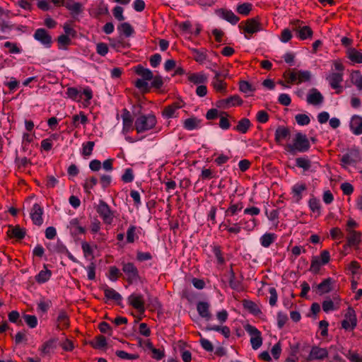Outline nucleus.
Wrapping results in <instances>:
<instances>
[{"mask_svg": "<svg viewBox=\"0 0 362 362\" xmlns=\"http://www.w3.org/2000/svg\"><path fill=\"white\" fill-rule=\"evenodd\" d=\"M310 148V141L305 134L298 132L296 134L292 144H286L284 149L291 155H296V153H305Z\"/></svg>", "mask_w": 362, "mask_h": 362, "instance_id": "f257e3e1", "label": "nucleus"}, {"mask_svg": "<svg viewBox=\"0 0 362 362\" xmlns=\"http://www.w3.org/2000/svg\"><path fill=\"white\" fill-rule=\"evenodd\" d=\"M135 72L140 76L141 78H138L135 81V86L143 93H148L150 90V86L148 81L153 78V72L142 65L139 64L135 67Z\"/></svg>", "mask_w": 362, "mask_h": 362, "instance_id": "f03ea898", "label": "nucleus"}, {"mask_svg": "<svg viewBox=\"0 0 362 362\" xmlns=\"http://www.w3.org/2000/svg\"><path fill=\"white\" fill-rule=\"evenodd\" d=\"M156 123V117L153 114H141L135 120L134 129L138 134L144 133L153 129Z\"/></svg>", "mask_w": 362, "mask_h": 362, "instance_id": "7ed1b4c3", "label": "nucleus"}, {"mask_svg": "<svg viewBox=\"0 0 362 362\" xmlns=\"http://www.w3.org/2000/svg\"><path fill=\"white\" fill-rule=\"evenodd\" d=\"M238 28L243 31L247 40H250L253 34L262 30L261 23L254 18L242 21L238 25Z\"/></svg>", "mask_w": 362, "mask_h": 362, "instance_id": "20e7f679", "label": "nucleus"}, {"mask_svg": "<svg viewBox=\"0 0 362 362\" xmlns=\"http://www.w3.org/2000/svg\"><path fill=\"white\" fill-rule=\"evenodd\" d=\"M245 329L250 336V344L254 350L258 349L262 344V338L261 332L255 326L247 324L245 326Z\"/></svg>", "mask_w": 362, "mask_h": 362, "instance_id": "39448f33", "label": "nucleus"}, {"mask_svg": "<svg viewBox=\"0 0 362 362\" xmlns=\"http://www.w3.org/2000/svg\"><path fill=\"white\" fill-rule=\"evenodd\" d=\"M96 211L103 218L106 224H111L113 221V211L109 205L103 200H99V204L96 207Z\"/></svg>", "mask_w": 362, "mask_h": 362, "instance_id": "423d86ee", "label": "nucleus"}, {"mask_svg": "<svg viewBox=\"0 0 362 362\" xmlns=\"http://www.w3.org/2000/svg\"><path fill=\"white\" fill-rule=\"evenodd\" d=\"M357 325V318L354 310L349 307L341 321V327L345 330H354Z\"/></svg>", "mask_w": 362, "mask_h": 362, "instance_id": "0eeeda50", "label": "nucleus"}, {"mask_svg": "<svg viewBox=\"0 0 362 362\" xmlns=\"http://www.w3.org/2000/svg\"><path fill=\"white\" fill-rule=\"evenodd\" d=\"M33 38L45 48H50L52 45V36L45 28H37L33 34Z\"/></svg>", "mask_w": 362, "mask_h": 362, "instance_id": "6e6552de", "label": "nucleus"}, {"mask_svg": "<svg viewBox=\"0 0 362 362\" xmlns=\"http://www.w3.org/2000/svg\"><path fill=\"white\" fill-rule=\"evenodd\" d=\"M122 265V270L127 276V281L129 284H132L139 279V270L133 263L123 262Z\"/></svg>", "mask_w": 362, "mask_h": 362, "instance_id": "1a4fd4ad", "label": "nucleus"}, {"mask_svg": "<svg viewBox=\"0 0 362 362\" xmlns=\"http://www.w3.org/2000/svg\"><path fill=\"white\" fill-rule=\"evenodd\" d=\"M293 30L296 33L297 37L301 40L311 38L313 34L310 27L308 25L301 26L300 25V21H297L296 23L294 25Z\"/></svg>", "mask_w": 362, "mask_h": 362, "instance_id": "9d476101", "label": "nucleus"}, {"mask_svg": "<svg viewBox=\"0 0 362 362\" xmlns=\"http://www.w3.org/2000/svg\"><path fill=\"white\" fill-rule=\"evenodd\" d=\"M128 302L133 308L136 309L139 313H144V299L141 294L132 293L128 297Z\"/></svg>", "mask_w": 362, "mask_h": 362, "instance_id": "9b49d317", "label": "nucleus"}, {"mask_svg": "<svg viewBox=\"0 0 362 362\" xmlns=\"http://www.w3.org/2000/svg\"><path fill=\"white\" fill-rule=\"evenodd\" d=\"M216 14L221 18L228 21L233 25H236L240 21V18L236 16L231 10L219 8L216 11Z\"/></svg>", "mask_w": 362, "mask_h": 362, "instance_id": "f8f14e48", "label": "nucleus"}, {"mask_svg": "<svg viewBox=\"0 0 362 362\" xmlns=\"http://www.w3.org/2000/svg\"><path fill=\"white\" fill-rule=\"evenodd\" d=\"M122 119L123 126L122 132L123 134H127L134 129L133 117L130 112L126 108L122 110Z\"/></svg>", "mask_w": 362, "mask_h": 362, "instance_id": "ddd939ff", "label": "nucleus"}, {"mask_svg": "<svg viewBox=\"0 0 362 362\" xmlns=\"http://www.w3.org/2000/svg\"><path fill=\"white\" fill-rule=\"evenodd\" d=\"M359 160V153L357 150H351L344 154L341 158V163L343 166L356 165Z\"/></svg>", "mask_w": 362, "mask_h": 362, "instance_id": "4468645a", "label": "nucleus"}, {"mask_svg": "<svg viewBox=\"0 0 362 362\" xmlns=\"http://www.w3.org/2000/svg\"><path fill=\"white\" fill-rule=\"evenodd\" d=\"M334 283L333 279L328 277L324 279L320 284L313 285V290H317L319 295L327 293L332 290V284Z\"/></svg>", "mask_w": 362, "mask_h": 362, "instance_id": "2eb2a0df", "label": "nucleus"}, {"mask_svg": "<svg viewBox=\"0 0 362 362\" xmlns=\"http://www.w3.org/2000/svg\"><path fill=\"white\" fill-rule=\"evenodd\" d=\"M43 212V208L39 204L35 203L33 204L30 212V218L35 225L41 226L42 224Z\"/></svg>", "mask_w": 362, "mask_h": 362, "instance_id": "dca6fc26", "label": "nucleus"}, {"mask_svg": "<svg viewBox=\"0 0 362 362\" xmlns=\"http://www.w3.org/2000/svg\"><path fill=\"white\" fill-rule=\"evenodd\" d=\"M324 101V97L322 93L315 88L309 90L307 95V103L312 105H319Z\"/></svg>", "mask_w": 362, "mask_h": 362, "instance_id": "f3484780", "label": "nucleus"}, {"mask_svg": "<svg viewBox=\"0 0 362 362\" xmlns=\"http://www.w3.org/2000/svg\"><path fill=\"white\" fill-rule=\"evenodd\" d=\"M101 289L103 291L105 296L107 300H112L118 305H120L122 300V296L118 292L112 288L109 287L107 285H103Z\"/></svg>", "mask_w": 362, "mask_h": 362, "instance_id": "a211bd4d", "label": "nucleus"}, {"mask_svg": "<svg viewBox=\"0 0 362 362\" xmlns=\"http://www.w3.org/2000/svg\"><path fill=\"white\" fill-rule=\"evenodd\" d=\"M182 107L180 102H175L166 106L163 110V116L165 118H174L178 117V110Z\"/></svg>", "mask_w": 362, "mask_h": 362, "instance_id": "6ab92c4d", "label": "nucleus"}, {"mask_svg": "<svg viewBox=\"0 0 362 362\" xmlns=\"http://www.w3.org/2000/svg\"><path fill=\"white\" fill-rule=\"evenodd\" d=\"M349 127L354 134H362V117L358 115H353L351 118Z\"/></svg>", "mask_w": 362, "mask_h": 362, "instance_id": "aec40b11", "label": "nucleus"}, {"mask_svg": "<svg viewBox=\"0 0 362 362\" xmlns=\"http://www.w3.org/2000/svg\"><path fill=\"white\" fill-rule=\"evenodd\" d=\"M327 356L328 351L325 348H320L317 346H313L310 351L309 359L324 360Z\"/></svg>", "mask_w": 362, "mask_h": 362, "instance_id": "412c9836", "label": "nucleus"}, {"mask_svg": "<svg viewBox=\"0 0 362 362\" xmlns=\"http://www.w3.org/2000/svg\"><path fill=\"white\" fill-rule=\"evenodd\" d=\"M346 231L347 246L358 247L361 242V233L350 228H346Z\"/></svg>", "mask_w": 362, "mask_h": 362, "instance_id": "4be33fe9", "label": "nucleus"}, {"mask_svg": "<svg viewBox=\"0 0 362 362\" xmlns=\"http://www.w3.org/2000/svg\"><path fill=\"white\" fill-rule=\"evenodd\" d=\"M209 307V303L205 301H199L197 304V310L199 315L206 321L210 320L211 318Z\"/></svg>", "mask_w": 362, "mask_h": 362, "instance_id": "5701e85b", "label": "nucleus"}, {"mask_svg": "<svg viewBox=\"0 0 362 362\" xmlns=\"http://www.w3.org/2000/svg\"><path fill=\"white\" fill-rule=\"evenodd\" d=\"M211 71L215 74L212 82L214 89L220 93L225 92L226 90V83L220 78V72L215 69H211Z\"/></svg>", "mask_w": 362, "mask_h": 362, "instance_id": "b1692460", "label": "nucleus"}, {"mask_svg": "<svg viewBox=\"0 0 362 362\" xmlns=\"http://www.w3.org/2000/svg\"><path fill=\"white\" fill-rule=\"evenodd\" d=\"M47 247L51 252H55L62 255H64L67 250L66 246L59 239H58L55 243H48L47 245Z\"/></svg>", "mask_w": 362, "mask_h": 362, "instance_id": "393cba45", "label": "nucleus"}, {"mask_svg": "<svg viewBox=\"0 0 362 362\" xmlns=\"http://www.w3.org/2000/svg\"><path fill=\"white\" fill-rule=\"evenodd\" d=\"M327 80L332 88H339V85L341 84L343 81V73H332L327 77Z\"/></svg>", "mask_w": 362, "mask_h": 362, "instance_id": "a878e982", "label": "nucleus"}, {"mask_svg": "<svg viewBox=\"0 0 362 362\" xmlns=\"http://www.w3.org/2000/svg\"><path fill=\"white\" fill-rule=\"evenodd\" d=\"M117 29L120 36L124 35L125 37H129L134 33L133 27L127 22L120 23Z\"/></svg>", "mask_w": 362, "mask_h": 362, "instance_id": "bb28decb", "label": "nucleus"}, {"mask_svg": "<svg viewBox=\"0 0 362 362\" xmlns=\"http://www.w3.org/2000/svg\"><path fill=\"white\" fill-rule=\"evenodd\" d=\"M291 135L290 130L284 126H279L275 131V141L280 143L282 140L289 138Z\"/></svg>", "mask_w": 362, "mask_h": 362, "instance_id": "cd10ccee", "label": "nucleus"}, {"mask_svg": "<svg viewBox=\"0 0 362 362\" xmlns=\"http://www.w3.org/2000/svg\"><path fill=\"white\" fill-rule=\"evenodd\" d=\"M251 125L252 124L250 120L244 117L238 121L237 126L234 127L233 129L241 134H245L247 132Z\"/></svg>", "mask_w": 362, "mask_h": 362, "instance_id": "c85d7f7f", "label": "nucleus"}, {"mask_svg": "<svg viewBox=\"0 0 362 362\" xmlns=\"http://www.w3.org/2000/svg\"><path fill=\"white\" fill-rule=\"evenodd\" d=\"M201 120L197 117H192L186 119L183 122V127L188 130L192 131L200 127Z\"/></svg>", "mask_w": 362, "mask_h": 362, "instance_id": "c756f323", "label": "nucleus"}, {"mask_svg": "<svg viewBox=\"0 0 362 362\" xmlns=\"http://www.w3.org/2000/svg\"><path fill=\"white\" fill-rule=\"evenodd\" d=\"M47 264H44V269L41 270L35 276V280L38 284H44L48 281L52 276V272L48 269Z\"/></svg>", "mask_w": 362, "mask_h": 362, "instance_id": "7c9ffc66", "label": "nucleus"}, {"mask_svg": "<svg viewBox=\"0 0 362 362\" xmlns=\"http://www.w3.org/2000/svg\"><path fill=\"white\" fill-rule=\"evenodd\" d=\"M277 238V235L272 233H266L259 238L260 244L264 247H269Z\"/></svg>", "mask_w": 362, "mask_h": 362, "instance_id": "2f4dec72", "label": "nucleus"}, {"mask_svg": "<svg viewBox=\"0 0 362 362\" xmlns=\"http://www.w3.org/2000/svg\"><path fill=\"white\" fill-rule=\"evenodd\" d=\"M346 56L353 63H362V52L355 48H349Z\"/></svg>", "mask_w": 362, "mask_h": 362, "instance_id": "473e14b6", "label": "nucleus"}, {"mask_svg": "<svg viewBox=\"0 0 362 362\" xmlns=\"http://www.w3.org/2000/svg\"><path fill=\"white\" fill-rule=\"evenodd\" d=\"M10 229L8 230V234L16 238L18 240H22L25 236V229L21 228L18 226L15 227L9 226Z\"/></svg>", "mask_w": 362, "mask_h": 362, "instance_id": "72a5a7b5", "label": "nucleus"}, {"mask_svg": "<svg viewBox=\"0 0 362 362\" xmlns=\"http://www.w3.org/2000/svg\"><path fill=\"white\" fill-rule=\"evenodd\" d=\"M306 189L307 187L305 184L296 183L292 187V194L296 202H298L302 199V193L306 190Z\"/></svg>", "mask_w": 362, "mask_h": 362, "instance_id": "f704fd0d", "label": "nucleus"}, {"mask_svg": "<svg viewBox=\"0 0 362 362\" xmlns=\"http://www.w3.org/2000/svg\"><path fill=\"white\" fill-rule=\"evenodd\" d=\"M57 321L58 322L57 327L59 329L67 328L69 326V317L64 310L59 312Z\"/></svg>", "mask_w": 362, "mask_h": 362, "instance_id": "c9c22d12", "label": "nucleus"}, {"mask_svg": "<svg viewBox=\"0 0 362 362\" xmlns=\"http://www.w3.org/2000/svg\"><path fill=\"white\" fill-rule=\"evenodd\" d=\"M191 52L192 54V57L196 62L199 63H203L206 59L207 55L206 49H198L196 48H192Z\"/></svg>", "mask_w": 362, "mask_h": 362, "instance_id": "e433bc0d", "label": "nucleus"}, {"mask_svg": "<svg viewBox=\"0 0 362 362\" xmlns=\"http://www.w3.org/2000/svg\"><path fill=\"white\" fill-rule=\"evenodd\" d=\"M297 167L302 168L304 171H309L311 168V161L307 156L299 157L296 159Z\"/></svg>", "mask_w": 362, "mask_h": 362, "instance_id": "4c0bfd02", "label": "nucleus"}, {"mask_svg": "<svg viewBox=\"0 0 362 362\" xmlns=\"http://www.w3.org/2000/svg\"><path fill=\"white\" fill-rule=\"evenodd\" d=\"M298 81L297 84L308 82L311 80L313 74L308 70H297Z\"/></svg>", "mask_w": 362, "mask_h": 362, "instance_id": "58836bf2", "label": "nucleus"}, {"mask_svg": "<svg viewBox=\"0 0 362 362\" xmlns=\"http://www.w3.org/2000/svg\"><path fill=\"white\" fill-rule=\"evenodd\" d=\"M350 79L351 83L357 87L358 90H362V75L358 70L353 71Z\"/></svg>", "mask_w": 362, "mask_h": 362, "instance_id": "ea45409f", "label": "nucleus"}, {"mask_svg": "<svg viewBox=\"0 0 362 362\" xmlns=\"http://www.w3.org/2000/svg\"><path fill=\"white\" fill-rule=\"evenodd\" d=\"M243 305L245 309L248 310L250 313L254 315L257 316L261 313V310L257 304L252 300H243Z\"/></svg>", "mask_w": 362, "mask_h": 362, "instance_id": "a19ab883", "label": "nucleus"}, {"mask_svg": "<svg viewBox=\"0 0 362 362\" xmlns=\"http://www.w3.org/2000/svg\"><path fill=\"white\" fill-rule=\"evenodd\" d=\"M228 117L229 115L225 112H221L220 113L218 126L223 130H228L230 127V122Z\"/></svg>", "mask_w": 362, "mask_h": 362, "instance_id": "79ce46f5", "label": "nucleus"}, {"mask_svg": "<svg viewBox=\"0 0 362 362\" xmlns=\"http://www.w3.org/2000/svg\"><path fill=\"white\" fill-rule=\"evenodd\" d=\"M189 81L194 84H202L207 80V77L205 74L202 73H194L191 74L189 78Z\"/></svg>", "mask_w": 362, "mask_h": 362, "instance_id": "37998d69", "label": "nucleus"}, {"mask_svg": "<svg viewBox=\"0 0 362 362\" xmlns=\"http://www.w3.org/2000/svg\"><path fill=\"white\" fill-rule=\"evenodd\" d=\"M66 95L67 98L74 100H78L81 99V90H78L75 87H69L66 89Z\"/></svg>", "mask_w": 362, "mask_h": 362, "instance_id": "c03bdc74", "label": "nucleus"}, {"mask_svg": "<svg viewBox=\"0 0 362 362\" xmlns=\"http://www.w3.org/2000/svg\"><path fill=\"white\" fill-rule=\"evenodd\" d=\"M57 42L59 49L66 50L67 49V46L71 44V40L69 36L62 34L58 37Z\"/></svg>", "mask_w": 362, "mask_h": 362, "instance_id": "a18cd8bd", "label": "nucleus"}, {"mask_svg": "<svg viewBox=\"0 0 362 362\" xmlns=\"http://www.w3.org/2000/svg\"><path fill=\"white\" fill-rule=\"evenodd\" d=\"M71 11L72 18L75 20H78V15L83 11L82 4L79 2H74L73 5L69 8Z\"/></svg>", "mask_w": 362, "mask_h": 362, "instance_id": "49530a36", "label": "nucleus"}, {"mask_svg": "<svg viewBox=\"0 0 362 362\" xmlns=\"http://www.w3.org/2000/svg\"><path fill=\"white\" fill-rule=\"evenodd\" d=\"M322 265H323V264L320 261L319 257L317 256H313L312 257L311 265L309 269V271L311 272L314 274H317L319 273Z\"/></svg>", "mask_w": 362, "mask_h": 362, "instance_id": "de8ad7c7", "label": "nucleus"}, {"mask_svg": "<svg viewBox=\"0 0 362 362\" xmlns=\"http://www.w3.org/2000/svg\"><path fill=\"white\" fill-rule=\"evenodd\" d=\"M283 76L286 80L288 83H297V72L295 69L285 71L283 74Z\"/></svg>", "mask_w": 362, "mask_h": 362, "instance_id": "09e8293b", "label": "nucleus"}, {"mask_svg": "<svg viewBox=\"0 0 362 362\" xmlns=\"http://www.w3.org/2000/svg\"><path fill=\"white\" fill-rule=\"evenodd\" d=\"M95 342L90 341V345L94 349H103L107 346V341L104 336L98 335L95 337Z\"/></svg>", "mask_w": 362, "mask_h": 362, "instance_id": "8fccbe9b", "label": "nucleus"}, {"mask_svg": "<svg viewBox=\"0 0 362 362\" xmlns=\"http://www.w3.org/2000/svg\"><path fill=\"white\" fill-rule=\"evenodd\" d=\"M95 146L94 141H88L82 144V155L86 158L92 154Z\"/></svg>", "mask_w": 362, "mask_h": 362, "instance_id": "3c124183", "label": "nucleus"}, {"mask_svg": "<svg viewBox=\"0 0 362 362\" xmlns=\"http://www.w3.org/2000/svg\"><path fill=\"white\" fill-rule=\"evenodd\" d=\"M308 205L313 212L317 213L318 215L320 214V202L318 199L313 197L310 199Z\"/></svg>", "mask_w": 362, "mask_h": 362, "instance_id": "603ef678", "label": "nucleus"}, {"mask_svg": "<svg viewBox=\"0 0 362 362\" xmlns=\"http://www.w3.org/2000/svg\"><path fill=\"white\" fill-rule=\"evenodd\" d=\"M322 307L323 311L327 313L337 309V307L335 306L334 301L328 298L323 300Z\"/></svg>", "mask_w": 362, "mask_h": 362, "instance_id": "864d4df0", "label": "nucleus"}, {"mask_svg": "<svg viewBox=\"0 0 362 362\" xmlns=\"http://www.w3.org/2000/svg\"><path fill=\"white\" fill-rule=\"evenodd\" d=\"M239 89L244 93H250L255 91V88H254L249 82L246 81H240Z\"/></svg>", "mask_w": 362, "mask_h": 362, "instance_id": "5fc2aeb1", "label": "nucleus"}, {"mask_svg": "<svg viewBox=\"0 0 362 362\" xmlns=\"http://www.w3.org/2000/svg\"><path fill=\"white\" fill-rule=\"evenodd\" d=\"M229 286L233 290H238L240 286V282L236 280L235 274L233 269L231 268L229 272Z\"/></svg>", "mask_w": 362, "mask_h": 362, "instance_id": "6e6d98bb", "label": "nucleus"}, {"mask_svg": "<svg viewBox=\"0 0 362 362\" xmlns=\"http://www.w3.org/2000/svg\"><path fill=\"white\" fill-rule=\"evenodd\" d=\"M109 40L110 46L116 49H119V48H128L130 46L129 43L124 42L122 39L115 40L109 38Z\"/></svg>", "mask_w": 362, "mask_h": 362, "instance_id": "4d7b16f0", "label": "nucleus"}, {"mask_svg": "<svg viewBox=\"0 0 362 362\" xmlns=\"http://www.w3.org/2000/svg\"><path fill=\"white\" fill-rule=\"evenodd\" d=\"M252 9V4L249 3H243L237 6V12L243 16H247Z\"/></svg>", "mask_w": 362, "mask_h": 362, "instance_id": "13d9d810", "label": "nucleus"}, {"mask_svg": "<svg viewBox=\"0 0 362 362\" xmlns=\"http://www.w3.org/2000/svg\"><path fill=\"white\" fill-rule=\"evenodd\" d=\"M25 322L29 326L30 328H35L37 325V319L35 315H31L25 314L23 316Z\"/></svg>", "mask_w": 362, "mask_h": 362, "instance_id": "bf43d9fd", "label": "nucleus"}, {"mask_svg": "<svg viewBox=\"0 0 362 362\" xmlns=\"http://www.w3.org/2000/svg\"><path fill=\"white\" fill-rule=\"evenodd\" d=\"M98 183V179L95 177L87 178L83 184V188L86 192L90 193L91 189Z\"/></svg>", "mask_w": 362, "mask_h": 362, "instance_id": "052dcab7", "label": "nucleus"}, {"mask_svg": "<svg viewBox=\"0 0 362 362\" xmlns=\"http://www.w3.org/2000/svg\"><path fill=\"white\" fill-rule=\"evenodd\" d=\"M115 354L117 356L124 360H136L139 358V355L137 354H128L127 352L122 350L117 351Z\"/></svg>", "mask_w": 362, "mask_h": 362, "instance_id": "680f3d73", "label": "nucleus"}, {"mask_svg": "<svg viewBox=\"0 0 362 362\" xmlns=\"http://www.w3.org/2000/svg\"><path fill=\"white\" fill-rule=\"evenodd\" d=\"M295 119L298 125L306 126L310 122V117L305 114H298L295 116Z\"/></svg>", "mask_w": 362, "mask_h": 362, "instance_id": "e2e57ef3", "label": "nucleus"}, {"mask_svg": "<svg viewBox=\"0 0 362 362\" xmlns=\"http://www.w3.org/2000/svg\"><path fill=\"white\" fill-rule=\"evenodd\" d=\"M134 179L133 170L132 168H126L124 174L122 176V180L124 183L132 182Z\"/></svg>", "mask_w": 362, "mask_h": 362, "instance_id": "0e129e2a", "label": "nucleus"}, {"mask_svg": "<svg viewBox=\"0 0 362 362\" xmlns=\"http://www.w3.org/2000/svg\"><path fill=\"white\" fill-rule=\"evenodd\" d=\"M4 47L8 48L11 54H20L21 52V49L17 45V44L8 41L4 42Z\"/></svg>", "mask_w": 362, "mask_h": 362, "instance_id": "69168bd1", "label": "nucleus"}, {"mask_svg": "<svg viewBox=\"0 0 362 362\" xmlns=\"http://www.w3.org/2000/svg\"><path fill=\"white\" fill-rule=\"evenodd\" d=\"M124 9L122 6H116L113 10L112 13L114 17L119 21H124L125 19L123 15Z\"/></svg>", "mask_w": 362, "mask_h": 362, "instance_id": "338daca9", "label": "nucleus"}, {"mask_svg": "<svg viewBox=\"0 0 362 362\" xmlns=\"http://www.w3.org/2000/svg\"><path fill=\"white\" fill-rule=\"evenodd\" d=\"M107 45L105 42H99L96 45V52L100 56H105L108 53Z\"/></svg>", "mask_w": 362, "mask_h": 362, "instance_id": "774afa93", "label": "nucleus"}]
</instances>
